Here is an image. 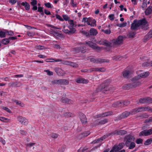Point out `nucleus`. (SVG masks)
<instances>
[{
  "instance_id": "obj_36",
  "label": "nucleus",
  "mask_w": 152,
  "mask_h": 152,
  "mask_svg": "<svg viewBox=\"0 0 152 152\" xmlns=\"http://www.w3.org/2000/svg\"><path fill=\"white\" fill-rule=\"evenodd\" d=\"M58 134L56 133H52L50 134V137L53 138L55 139L57 138L58 136Z\"/></svg>"
},
{
  "instance_id": "obj_29",
  "label": "nucleus",
  "mask_w": 152,
  "mask_h": 152,
  "mask_svg": "<svg viewBox=\"0 0 152 152\" xmlns=\"http://www.w3.org/2000/svg\"><path fill=\"white\" fill-rule=\"evenodd\" d=\"M61 85H66L69 83V81L66 79H60Z\"/></svg>"
},
{
  "instance_id": "obj_24",
  "label": "nucleus",
  "mask_w": 152,
  "mask_h": 152,
  "mask_svg": "<svg viewBox=\"0 0 152 152\" xmlns=\"http://www.w3.org/2000/svg\"><path fill=\"white\" fill-rule=\"evenodd\" d=\"M123 88L124 90H129L133 88L131 83H129L124 85L123 86Z\"/></svg>"
},
{
  "instance_id": "obj_22",
  "label": "nucleus",
  "mask_w": 152,
  "mask_h": 152,
  "mask_svg": "<svg viewBox=\"0 0 152 152\" xmlns=\"http://www.w3.org/2000/svg\"><path fill=\"white\" fill-rule=\"evenodd\" d=\"M96 122L98 125H101L107 123V120L106 119H104L102 120L98 119L96 121Z\"/></svg>"
},
{
  "instance_id": "obj_7",
  "label": "nucleus",
  "mask_w": 152,
  "mask_h": 152,
  "mask_svg": "<svg viewBox=\"0 0 152 152\" xmlns=\"http://www.w3.org/2000/svg\"><path fill=\"white\" fill-rule=\"evenodd\" d=\"M17 119L18 121L22 125H26L28 124V120L24 117L19 116L17 117Z\"/></svg>"
},
{
  "instance_id": "obj_28",
  "label": "nucleus",
  "mask_w": 152,
  "mask_h": 152,
  "mask_svg": "<svg viewBox=\"0 0 152 152\" xmlns=\"http://www.w3.org/2000/svg\"><path fill=\"white\" fill-rule=\"evenodd\" d=\"M139 135L140 136H148L146 130H144L140 132Z\"/></svg>"
},
{
  "instance_id": "obj_4",
  "label": "nucleus",
  "mask_w": 152,
  "mask_h": 152,
  "mask_svg": "<svg viewBox=\"0 0 152 152\" xmlns=\"http://www.w3.org/2000/svg\"><path fill=\"white\" fill-rule=\"evenodd\" d=\"M90 61L94 63L102 64L103 63H108L109 60L108 59L99 58H92L90 59Z\"/></svg>"
},
{
  "instance_id": "obj_5",
  "label": "nucleus",
  "mask_w": 152,
  "mask_h": 152,
  "mask_svg": "<svg viewBox=\"0 0 152 152\" xmlns=\"http://www.w3.org/2000/svg\"><path fill=\"white\" fill-rule=\"evenodd\" d=\"M134 138L133 136L130 134L126 135L124 138V140L125 141V145L126 147H128L129 144L132 142V141H134Z\"/></svg>"
},
{
  "instance_id": "obj_59",
  "label": "nucleus",
  "mask_w": 152,
  "mask_h": 152,
  "mask_svg": "<svg viewBox=\"0 0 152 152\" xmlns=\"http://www.w3.org/2000/svg\"><path fill=\"white\" fill-rule=\"evenodd\" d=\"M2 108L4 110H5L9 113H10L11 112V110L7 107L3 106L2 107Z\"/></svg>"
},
{
  "instance_id": "obj_45",
  "label": "nucleus",
  "mask_w": 152,
  "mask_h": 152,
  "mask_svg": "<svg viewBox=\"0 0 152 152\" xmlns=\"http://www.w3.org/2000/svg\"><path fill=\"white\" fill-rule=\"evenodd\" d=\"M69 66L74 67H77L78 66L77 64L72 62H70Z\"/></svg>"
},
{
  "instance_id": "obj_37",
  "label": "nucleus",
  "mask_w": 152,
  "mask_h": 152,
  "mask_svg": "<svg viewBox=\"0 0 152 152\" xmlns=\"http://www.w3.org/2000/svg\"><path fill=\"white\" fill-rule=\"evenodd\" d=\"M136 146V144L134 142H132L130 144L129 146V149H132L134 148Z\"/></svg>"
},
{
  "instance_id": "obj_55",
  "label": "nucleus",
  "mask_w": 152,
  "mask_h": 152,
  "mask_svg": "<svg viewBox=\"0 0 152 152\" xmlns=\"http://www.w3.org/2000/svg\"><path fill=\"white\" fill-rule=\"evenodd\" d=\"M98 68L97 67H92L89 69V72H92L95 71L98 72Z\"/></svg>"
},
{
  "instance_id": "obj_54",
  "label": "nucleus",
  "mask_w": 152,
  "mask_h": 152,
  "mask_svg": "<svg viewBox=\"0 0 152 152\" xmlns=\"http://www.w3.org/2000/svg\"><path fill=\"white\" fill-rule=\"evenodd\" d=\"M96 21L95 19H91V21L90 23V26H96Z\"/></svg>"
},
{
  "instance_id": "obj_15",
  "label": "nucleus",
  "mask_w": 152,
  "mask_h": 152,
  "mask_svg": "<svg viewBox=\"0 0 152 152\" xmlns=\"http://www.w3.org/2000/svg\"><path fill=\"white\" fill-rule=\"evenodd\" d=\"M152 37V29L145 36L144 41L145 42L150 39Z\"/></svg>"
},
{
  "instance_id": "obj_64",
  "label": "nucleus",
  "mask_w": 152,
  "mask_h": 152,
  "mask_svg": "<svg viewBox=\"0 0 152 152\" xmlns=\"http://www.w3.org/2000/svg\"><path fill=\"white\" fill-rule=\"evenodd\" d=\"M27 34L28 36L31 37H32L34 35V33L32 32L28 31L27 32Z\"/></svg>"
},
{
  "instance_id": "obj_40",
  "label": "nucleus",
  "mask_w": 152,
  "mask_h": 152,
  "mask_svg": "<svg viewBox=\"0 0 152 152\" xmlns=\"http://www.w3.org/2000/svg\"><path fill=\"white\" fill-rule=\"evenodd\" d=\"M70 4L73 7H76L77 6V3L76 2H74V0H71Z\"/></svg>"
},
{
  "instance_id": "obj_2",
  "label": "nucleus",
  "mask_w": 152,
  "mask_h": 152,
  "mask_svg": "<svg viewBox=\"0 0 152 152\" xmlns=\"http://www.w3.org/2000/svg\"><path fill=\"white\" fill-rule=\"evenodd\" d=\"M109 89L108 83L105 81L104 83L100 84L96 88V92L101 91L103 93H105V91L109 90Z\"/></svg>"
},
{
  "instance_id": "obj_44",
  "label": "nucleus",
  "mask_w": 152,
  "mask_h": 152,
  "mask_svg": "<svg viewBox=\"0 0 152 152\" xmlns=\"http://www.w3.org/2000/svg\"><path fill=\"white\" fill-rule=\"evenodd\" d=\"M53 84H60V80H55L52 82Z\"/></svg>"
},
{
  "instance_id": "obj_51",
  "label": "nucleus",
  "mask_w": 152,
  "mask_h": 152,
  "mask_svg": "<svg viewBox=\"0 0 152 152\" xmlns=\"http://www.w3.org/2000/svg\"><path fill=\"white\" fill-rule=\"evenodd\" d=\"M102 31L106 34H110L111 33V31L110 29L104 30L102 29Z\"/></svg>"
},
{
  "instance_id": "obj_27",
  "label": "nucleus",
  "mask_w": 152,
  "mask_h": 152,
  "mask_svg": "<svg viewBox=\"0 0 152 152\" xmlns=\"http://www.w3.org/2000/svg\"><path fill=\"white\" fill-rule=\"evenodd\" d=\"M90 134V132L89 131L85 132L79 135V137L80 138H82L83 137H85L88 136Z\"/></svg>"
},
{
  "instance_id": "obj_31",
  "label": "nucleus",
  "mask_w": 152,
  "mask_h": 152,
  "mask_svg": "<svg viewBox=\"0 0 152 152\" xmlns=\"http://www.w3.org/2000/svg\"><path fill=\"white\" fill-rule=\"evenodd\" d=\"M55 71L56 73L59 75H61L62 72V70L60 68H56L55 69Z\"/></svg>"
},
{
  "instance_id": "obj_33",
  "label": "nucleus",
  "mask_w": 152,
  "mask_h": 152,
  "mask_svg": "<svg viewBox=\"0 0 152 152\" xmlns=\"http://www.w3.org/2000/svg\"><path fill=\"white\" fill-rule=\"evenodd\" d=\"M0 120L6 123L10 122V120L5 117H0Z\"/></svg>"
},
{
  "instance_id": "obj_46",
  "label": "nucleus",
  "mask_w": 152,
  "mask_h": 152,
  "mask_svg": "<svg viewBox=\"0 0 152 152\" xmlns=\"http://www.w3.org/2000/svg\"><path fill=\"white\" fill-rule=\"evenodd\" d=\"M137 110L136 108L132 110L130 112H129V114L132 115L135 114L136 113H137Z\"/></svg>"
},
{
  "instance_id": "obj_57",
  "label": "nucleus",
  "mask_w": 152,
  "mask_h": 152,
  "mask_svg": "<svg viewBox=\"0 0 152 152\" xmlns=\"http://www.w3.org/2000/svg\"><path fill=\"white\" fill-rule=\"evenodd\" d=\"M70 62L68 61H62L61 63L63 64L69 65Z\"/></svg>"
},
{
  "instance_id": "obj_53",
  "label": "nucleus",
  "mask_w": 152,
  "mask_h": 152,
  "mask_svg": "<svg viewBox=\"0 0 152 152\" xmlns=\"http://www.w3.org/2000/svg\"><path fill=\"white\" fill-rule=\"evenodd\" d=\"M78 49L80 51H81L82 53H84L85 52V51H84V50L86 49V48L84 46H82L78 48Z\"/></svg>"
},
{
  "instance_id": "obj_3",
  "label": "nucleus",
  "mask_w": 152,
  "mask_h": 152,
  "mask_svg": "<svg viewBox=\"0 0 152 152\" xmlns=\"http://www.w3.org/2000/svg\"><path fill=\"white\" fill-rule=\"evenodd\" d=\"M131 81L132 83H131L133 88L140 86L141 84L139 76H135L132 79Z\"/></svg>"
},
{
  "instance_id": "obj_8",
  "label": "nucleus",
  "mask_w": 152,
  "mask_h": 152,
  "mask_svg": "<svg viewBox=\"0 0 152 152\" xmlns=\"http://www.w3.org/2000/svg\"><path fill=\"white\" fill-rule=\"evenodd\" d=\"M126 38L125 36H119L117 39L113 40V42L115 44H120L123 42L124 39Z\"/></svg>"
},
{
  "instance_id": "obj_52",
  "label": "nucleus",
  "mask_w": 152,
  "mask_h": 152,
  "mask_svg": "<svg viewBox=\"0 0 152 152\" xmlns=\"http://www.w3.org/2000/svg\"><path fill=\"white\" fill-rule=\"evenodd\" d=\"M143 140L141 138L137 139L136 141V142L137 144H142V143Z\"/></svg>"
},
{
  "instance_id": "obj_58",
  "label": "nucleus",
  "mask_w": 152,
  "mask_h": 152,
  "mask_svg": "<svg viewBox=\"0 0 152 152\" xmlns=\"http://www.w3.org/2000/svg\"><path fill=\"white\" fill-rule=\"evenodd\" d=\"M5 37V33L2 31H0V37L3 38Z\"/></svg>"
},
{
  "instance_id": "obj_61",
  "label": "nucleus",
  "mask_w": 152,
  "mask_h": 152,
  "mask_svg": "<svg viewBox=\"0 0 152 152\" xmlns=\"http://www.w3.org/2000/svg\"><path fill=\"white\" fill-rule=\"evenodd\" d=\"M98 117H104L107 116L106 112L103 113L102 114L98 115Z\"/></svg>"
},
{
  "instance_id": "obj_34",
  "label": "nucleus",
  "mask_w": 152,
  "mask_h": 152,
  "mask_svg": "<svg viewBox=\"0 0 152 152\" xmlns=\"http://www.w3.org/2000/svg\"><path fill=\"white\" fill-rule=\"evenodd\" d=\"M152 142V139H148L145 142L144 144L145 145H148L150 144Z\"/></svg>"
},
{
  "instance_id": "obj_12",
  "label": "nucleus",
  "mask_w": 152,
  "mask_h": 152,
  "mask_svg": "<svg viewBox=\"0 0 152 152\" xmlns=\"http://www.w3.org/2000/svg\"><path fill=\"white\" fill-rule=\"evenodd\" d=\"M139 26L137 22L135 20L133 21V22L131 24V29L132 30L135 31L137 29V28L139 27Z\"/></svg>"
},
{
  "instance_id": "obj_41",
  "label": "nucleus",
  "mask_w": 152,
  "mask_h": 152,
  "mask_svg": "<svg viewBox=\"0 0 152 152\" xmlns=\"http://www.w3.org/2000/svg\"><path fill=\"white\" fill-rule=\"evenodd\" d=\"M35 48L39 50L45 49H46V48L44 46L39 45L36 46H35Z\"/></svg>"
},
{
  "instance_id": "obj_32",
  "label": "nucleus",
  "mask_w": 152,
  "mask_h": 152,
  "mask_svg": "<svg viewBox=\"0 0 152 152\" xmlns=\"http://www.w3.org/2000/svg\"><path fill=\"white\" fill-rule=\"evenodd\" d=\"M146 104L152 103V98L150 97H145Z\"/></svg>"
},
{
  "instance_id": "obj_56",
  "label": "nucleus",
  "mask_w": 152,
  "mask_h": 152,
  "mask_svg": "<svg viewBox=\"0 0 152 152\" xmlns=\"http://www.w3.org/2000/svg\"><path fill=\"white\" fill-rule=\"evenodd\" d=\"M64 115L65 117H69L72 116V113H70L66 112L64 113Z\"/></svg>"
},
{
  "instance_id": "obj_10",
  "label": "nucleus",
  "mask_w": 152,
  "mask_h": 152,
  "mask_svg": "<svg viewBox=\"0 0 152 152\" xmlns=\"http://www.w3.org/2000/svg\"><path fill=\"white\" fill-rule=\"evenodd\" d=\"M124 145L125 144L124 142L120 143L118 145H115L113 147V149L116 152L122 148Z\"/></svg>"
},
{
  "instance_id": "obj_26",
  "label": "nucleus",
  "mask_w": 152,
  "mask_h": 152,
  "mask_svg": "<svg viewBox=\"0 0 152 152\" xmlns=\"http://www.w3.org/2000/svg\"><path fill=\"white\" fill-rule=\"evenodd\" d=\"M113 106L114 107H119L122 106L121 101H118L115 102L113 104Z\"/></svg>"
},
{
  "instance_id": "obj_47",
  "label": "nucleus",
  "mask_w": 152,
  "mask_h": 152,
  "mask_svg": "<svg viewBox=\"0 0 152 152\" xmlns=\"http://www.w3.org/2000/svg\"><path fill=\"white\" fill-rule=\"evenodd\" d=\"M111 45V43L110 42L106 40L104 41L103 45L107 46H110Z\"/></svg>"
},
{
  "instance_id": "obj_42",
  "label": "nucleus",
  "mask_w": 152,
  "mask_h": 152,
  "mask_svg": "<svg viewBox=\"0 0 152 152\" xmlns=\"http://www.w3.org/2000/svg\"><path fill=\"white\" fill-rule=\"evenodd\" d=\"M91 48L94 50H101V49L99 47L97 46L96 45L94 44L93 46H92Z\"/></svg>"
},
{
  "instance_id": "obj_35",
  "label": "nucleus",
  "mask_w": 152,
  "mask_h": 152,
  "mask_svg": "<svg viewBox=\"0 0 152 152\" xmlns=\"http://www.w3.org/2000/svg\"><path fill=\"white\" fill-rule=\"evenodd\" d=\"M14 102L16 103L17 105H19L21 107H23L24 106V104L20 101H19L17 100H15Z\"/></svg>"
},
{
  "instance_id": "obj_62",
  "label": "nucleus",
  "mask_w": 152,
  "mask_h": 152,
  "mask_svg": "<svg viewBox=\"0 0 152 152\" xmlns=\"http://www.w3.org/2000/svg\"><path fill=\"white\" fill-rule=\"evenodd\" d=\"M45 6L48 8H51L52 4L49 2H48L45 3Z\"/></svg>"
},
{
  "instance_id": "obj_18",
  "label": "nucleus",
  "mask_w": 152,
  "mask_h": 152,
  "mask_svg": "<svg viewBox=\"0 0 152 152\" xmlns=\"http://www.w3.org/2000/svg\"><path fill=\"white\" fill-rule=\"evenodd\" d=\"M78 83H88V80L83 78H80L77 79L76 80Z\"/></svg>"
},
{
  "instance_id": "obj_1",
  "label": "nucleus",
  "mask_w": 152,
  "mask_h": 152,
  "mask_svg": "<svg viewBox=\"0 0 152 152\" xmlns=\"http://www.w3.org/2000/svg\"><path fill=\"white\" fill-rule=\"evenodd\" d=\"M69 25L68 26L69 30L68 29H64L62 30L63 32L68 35H72L75 34L76 30L75 28L76 26L74 23V21L72 20H68Z\"/></svg>"
},
{
  "instance_id": "obj_39",
  "label": "nucleus",
  "mask_w": 152,
  "mask_h": 152,
  "mask_svg": "<svg viewBox=\"0 0 152 152\" xmlns=\"http://www.w3.org/2000/svg\"><path fill=\"white\" fill-rule=\"evenodd\" d=\"M9 42L10 41L8 39H4L2 40V43L4 45H6L8 44Z\"/></svg>"
},
{
  "instance_id": "obj_63",
  "label": "nucleus",
  "mask_w": 152,
  "mask_h": 152,
  "mask_svg": "<svg viewBox=\"0 0 152 152\" xmlns=\"http://www.w3.org/2000/svg\"><path fill=\"white\" fill-rule=\"evenodd\" d=\"M147 0H144L142 3V8H144L147 6L148 4L147 3Z\"/></svg>"
},
{
  "instance_id": "obj_20",
  "label": "nucleus",
  "mask_w": 152,
  "mask_h": 152,
  "mask_svg": "<svg viewBox=\"0 0 152 152\" xmlns=\"http://www.w3.org/2000/svg\"><path fill=\"white\" fill-rule=\"evenodd\" d=\"M149 74L150 73L149 72H147L142 73L137 76H139V79L140 80V78H145L146 77L149 75Z\"/></svg>"
},
{
  "instance_id": "obj_23",
  "label": "nucleus",
  "mask_w": 152,
  "mask_h": 152,
  "mask_svg": "<svg viewBox=\"0 0 152 152\" xmlns=\"http://www.w3.org/2000/svg\"><path fill=\"white\" fill-rule=\"evenodd\" d=\"M152 12V7L149 6L145 10V13L146 15H148L151 13Z\"/></svg>"
},
{
  "instance_id": "obj_19",
  "label": "nucleus",
  "mask_w": 152,
  "mask_h": 152,
  "mask_svg": "<svg viewBox=\"0 0 152 152\" xmlns=\"http://www.w3.org/2000/svg\"><path fill=\"white\" fill-rule=\"evenodd\" d=\"M61 102L63 103L69 104H72L73 103V101L65 97H63L61 99Z\"/></svg>"
},
{
  "instance_id": "obj_17",
  "label": "nucleus",
  "mask_w": 152,
  "mask_h": 152,
  "mask_svg": "<svg viewBox=\"0 0 152 152\" xmlns=\"http://www.w3.org/2000/svg\"><path fill=\"white\" fill-rule=\"evenodd\" d=\"M130 70H124L122 72L123 76L124 78H127L129 76V74L130 73Z\"/></svg>"
},
{
  "instance_id": "obj_60",
  "label": "nucleus",
  "mask_w": 152,
  "mask_h": 152,
  "mask_svg": "<svg viewBox=\"0 0 152 152\" xmlns=\"http://www.w3.org/2000/svg\"><path fill=\"white\" fill-rule=\"evenodd\" d=\"M126 22L123 23H122L120 24L117 25V26L120 27H123L126 26Z\"/></svg>"
},
{
  "instance_id": "obj_43",
  "label": "nucleus",
  "mask_w": 152,
  "mask_h": 152,
  "mask_svg": "<svg viewBox=\"0 0 152 152\" xmlns=\"http://www.w3.org/2000/svg\"><path fill=\"white\" fill-rule=\"evenodd\" d=\"M137 113L144 111V107H140L136 108Z\"/></svg>"
},
{
  "instance_id": "obj_21",
  "label": "nucleus",
  "mask_w": 152,
  "mask_h": 152,
  "mask_svg": "<svg viewBox=\"0 0 152 152\" xmlns=\"http://www.w3.org/2000/svg\"><path fill=\"white\" fill-rule=\"evenodd\" d=\"M90 34L91 35L96 36L98 32L97 30L94 28H91L89 30Z\"/></svg>"
},
{
  "instance_id": "obj_14",
  "label": "nucleus",
  "mask_w": 152,
  "mask_h": 152,
  "mask_svg": "<svg viewBox=\"0 0 152 152\" xmlns=\"http://www.w3.org/2000/svg\"><path fill=\"white\" fill-rule=\"evenodd\" d=\"M22 85L19 82L13 81L9 84V86L12 87H19Z\"/></svg>"
},
{
  "instance_id": "obj_30",
  "label": "nucleus",
  "mask_w": 152,
  "mask_h": 152,
  "mask_svg": "<svg viewBox=\"0 0 152 152\" xmlns=\"http://www.w3.org/2000/svg\"><path fill=\"white\" fill-rule=\"evenodd\" d=\"M122 106H128L130 103V102L128 100H125L121 101Z\"/></svg>"
},
{
  "instance_id": "obj_25",
  "label": "nucleus",
  "mask_w": 152,
  "mask_h": 152,
  "mask_svg": "<svg viewBox=\"0 0 152 152\" xmlns=\"http://www.w3.org/2000/svg\"><path fill=\"white\" fill-rule=\"evenodd\" d=\"M21 4L24 6L26 10H28L30 9V6L29 4L27 2H23L21 3Z\"/></svg>"
},
{
  "instance_id": "obj_48",
  "label": "nucleus",
  "mask_w": 152,
  "mask_h": 152,
  "mask_svg": "<svg viewBox=\"0 0 152 152\" xmlns=\"http://www.w3.org/2000/svg\"><path fill=\"white\" fill-rule=\"evenodd\" d=\"M4 32L5 33V35L7 34L10 36H12L14 34V32L12 31H6Z\"/></svg>"
},
{
  "instance_id": "obj_9",
  "label": "nucleus",
  "mask_w": 152,
  "mask_h": 152,
  "mask_svg": "<svg viewBox=\"0 0 152 152\" xmlns=\"http://www.w3.org/2000/svg\"><path fill=\"white\" fill-rule=\"evenodd\" d=\"M79 116L80 121L83 124H86L87 123V119L86 115L83 113H80Z\"/></svg>"
},
{
  "instance_id": "obj_49",
  "label": "nucleus",
  "mask_w": 152,
  "mask_h": 152,
  "mask_svg": "<svg viewBox=\"0 0 152 152\" xmlns=\"http://www.w3.org/2000/svg\"><path fill=\"white\" fill-rule=\"evenodd\" d=\"M144 107V111H151L152 112V108H151L149 106Z\"/></svg>"
},
{
  "instance_id": "obj_6",
  "label": "nucleus",
  "mask_w": 152,
  "mask_h": 152,
  "mask_svg": "<svg viewBox=\"0 0 152 152\" xmlns=\"http://www.w3.org/2000/svg\"><path fill=\"white\" fill-rule=\"evenodd\" d=\"M129 114V112L128 111H125L121 114L116 117L115 119V121H118L128 116Z\"/></svg>"
},
{
  "instance_id": "obj_16",
  "label": "nucleus",
  "mask_w": 152,
  "mask_h": 152,
  "mask_svg": "<svg viewBox=\"0 0 152 152\" xmlns=\"http://www.w3.org/2000/svg\"><path fill=\"white\" fill-rule=\"evenodd\" d=\"M137 22L139 26H145L148 23L146 20L144 18L138 20Z\"/></svg>"
},
{
  "instance_id": "obj_38",
  "label": "nucleus",
  "mask_w": 152,
  "mask_h": 152,
  "mask_svg": "<svg viewBox=\"0 0 152 152\" xmlns=\"http://www.w3.org/2000/svg\"><path fill=\"white\" fill-rule=\"evenodd\" d=\"M145 99V97L143 98H140L139 100V102L142 104H146Z\"/></svg>"
},
{
  "instance_id": "obj_50",
  "label": "nucleus",
  "mask_w": 152,
  "mask_h": 152,
  "mask_svg": "<svg viewBox=\"0 0 152 152\" xmlns=\"http://www.w3.org/2000/svg\"><path fill=\"white\" fill-rule=\"evenodd\" d=\"M113 135V132H112L110 133H108V134H107L104 135L103 136V137H104V139H106V138H107V137H108L109 136H112Z\"/></svg>"
},
{
  "instance_id": "obj_13",
  "label": "nucleus",
  "mask_w": 152,
  "mask_h": 152,
  "mask_svg": "<svg viewBox=\"0 0 152 152\" xmlns=\"http://www.w3.org/2000/svg\"><path fill=\"white\" fill-rule=\"evenodd\" d=\"M140 58H141L143 61L144 60H147V61H148V57L145 56L140 57ZM142 66L144 67H147L150 66H151L150 61L149 62L148 61H147L145 62L142 64Z\"/></svg>"
},
{
  "instance_id": "obj_11",
  "label": "nucleus",
  "mask_w": 152,
  "mask_h": 152,
  "mask_svg": "<svg viewBox=\"0 0 152 152\" xmlns=\"http://www.w3.org/2000/svg\"><path fill=\"white\" fill-rule=\"evenodd\" d=\"M113 132V135H123L126 134L127 133V132L124 130H116Z\"/></svg>"
}]
</instances>
